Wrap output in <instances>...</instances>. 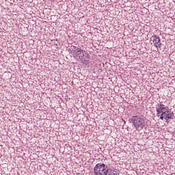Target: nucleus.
Returning <instances> with one entry per match:
<instances>
[{
	"label": "nucleus",
	"instance_id": "nucleus-1",
	"mask_svg": "<svg viewBox=\"0 0 175 175\" xmlns=\"http://www.w3.org/2000/svg\"><path fill=\"white\" fill-rule=\"evenodd\" d=\"M157 116L160 117V120H165L166 122H169L170 120H173V113H171L167 107L163 104L157 103L155 107Z\"/></svg>",
	"mask_w": 175,
	"mask_h": 175
},
{
	"label": "nucleus",
	"instance_id": "nucleus-2",
	"mask_svg": "<svg viewBox=\"0 0 175 175\" xmlns=\"http://www.w3.org/2000/svg\"><path fill=\"white\" fill-rule=\"evenodd\" d=\"M129 121L138 132L146 128V120L140 116H133Z\"/></svg>",
	"mask_w": 175,
	"mask_h": 175
},
{
	"label": "nucleus",
	"instance_id": "nucleus-3",
	"mask_svg": "<svg viewBox=\"0 0 175 175\" xmlns=\"http://www.w3.org/2000/svg\"><path fill=\"white\" fill-rule=\"evenodd\" d=\"M94 173L96 175H107L109 169L105 163H97L94 168Z\"/></svg>",
	"mask_w": 175,
	"mask_h": 175
},
{
	"label": "nucleus",
	"instance_id": "nucleus-4",
	"mask_svg": "<svg viewBox=\"0 0 175 175\" xmlns=\"http://www.w3.org/2000/svg\"><path fill=\"white\" fill-rule=\"evenodd\" d=\"M71 50L74 58L81 60L84 59V57H85V50H82L81 49L75 46H71Z\"/></svg>",
	"mask_w": 175,
	"mask_h": 175
},
{
	"label": "nucleus",
	"instance_id": "nucleus-5",
	"mask_svg": "<svg viewBox=\"0 0 175 175\" xmlns=\"http://www.w3.org/2000/svg\"><path fill=\"white\" fill-rule=\"evenodd\" d=\"M153 43L154 47L157 49H161L162 43H161V38H159V36L157 35L153 36Z\"/></svg>",
	"mask_w": 175,
	"mask_h": 175
}]
</instances>
